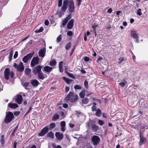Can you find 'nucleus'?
I'll use <instances>...</instances> for the list:
<instances>
[{
	"mask_svg": "<svg viewBox=\"0 0 148 148\" xmlns=\"http://www.w3.org/2000/svg\"><path fill=\"white\" fill-rule=\"evenodd\" d=\"M141 10L140 9H139L137 11V14L139 15L140 16L142 14V13L141 12Z\"/></svg>",
	"mask_w": 148,
	"mask_h": 148,
	"instance_id": "4c0bfd02",
	"label": "nucleus"
},
{
	"mask_svg": "<svg viewBox=\"0 0 148 148\" xmlns=\"http://www.w3.org/2000/svg\"><path fill=\"white\" fill-rule=\"evenodd\" d=\"M18 65H17L16 63H14V64L13 66L16 69L18 67Z\"/></svg>",
	"mask_w": 148,
	"mask_h": 148,
	"instance_id": "69168bd1",
	"label": "nucleus"
},
{
	"mask_svg": "<svg viewBox=\"0 0 148 148\" xmlns=\"http://www.w3.org/2000/svg\"><path fill=\"white\" fill-rule=\"evenodd\" d=\"M43 69L45 71L47 72H49L51 71L53 68L49 66H46L43 68Z\"/></svg>",
	"mask_w": 148,
	"mask_h": 148,
	"instance_id": "6ab92c4d",
	"label": "nucleus"
},
{
	"mask_svg": "<svg viewBox=\"0 0 148 148\" xmlns=\"http://www.w3.org/2000/svg\"><path fill=\"white\" fill-rule=\"evenodd\" d=\"M82 0H77L76 1V5L78 6H79L81 1Z\"/></svg>",
	"mask_w": 148,
	"mask_h": 148,
	"instance_id": "58836bf2",
	"label": "nucleus"
},
{
	"mask_svg": "<svg viewBox=\"0 0 148 148\" xmlns=\"http://www.w3.org/2000/svg\"><path fill=\"white\" fill-rule=\"evenodd\" d=\"M131 34L132 37L135 40V41L136 42H138V37L137 34L136 33V32L133 31H131Z\"/></svg>",
	"mask_w": 148,
	"mask_h": 148,
	"instance_id": "9d476101",
	"label": "nucleus"
},
{
	"mask_svg": "<svg viewBox=\"0 0 148 148\" xmlns=\"http://www.w3.org/2000/svg\"><path fill=\"white\" fill-rule=\"evenodd\" d=\"M102 59V58L101 57H100L98 58L97 62H99V61L101 60Z\"/></svg>",
	"mask_w": 148,
	"mask_h": 148,
	"instance_id": "052dcab7",
	"label": "nucleus"
},
{
	"mask_svg": "<svg viewBox=\"0 0 148 148\" xmlns=\"http://www.w3.org/2000/svg\"><path fill=\"white\" fill-rule=\"evenodd\" d=\"M55 136L57 139L58 140H61L63 137L62 134H60L59 132H57L55 133Z\"/></svg>",
	"mask_w": 148,
	"mask_h": 148,
	"instance_id": "f3484780",
	"label": "nucleus"
},
{
	"mask_svg": "<svg viewBox=\"0 0 148 148\" xmlns=\"http://www.w3.org/2000/svg\"><path fill=\"white\" fill-rule=\"evenodd\" d=\"M47 136L51 138H53L54 136L53 133L52 132H49L47 134Z\"/></svg>",
	"mask_w": 148,
	"mask_h": 148,
	"instance_id": "f704fd0d",
	"label": "nucleus"
},
{
	"mask_svg": "<svg viewBox=\"0 0 148 148\" xmlns=\"http://www.w3.org/2000/svg\"><path fill=\"white\" fill-rule=\"evenodd\" d=\"M97 26V25H95V24L92 26V27L94 31H95V29L96 27Z\"/></svg>",
	"mask_w": 148,
	"mask_h": 148,
	"instance_id": "e2e57ef3",
	"label": "nucleus"
},
{
	"mask_svg": "<svg viewBox=\"0 0 148 148\" xmlns=\"http://www.w3.org/2000/svg\"><path fill=\"white\" fill-rule=\"evenodd\" d=\"M31 69H25V74L26 75H29L31 72Z\"/></svg>",
	"mask_w": 148,
	"mask_h": 148,
	"instance_id": "a878e982",
	"label": "nucleus"
},
{
	"mask_svg": "<svg viewBox=\"0 0 148 148\" xmlns=\"http://www.w3.org/2000/svg\"><path fill=\"white\" fill-rule=\"evenodd\" d=\"M13 114L12 112H9L6 113V117L5 119L4 122L6 123L10 122L14 118Z\"/></svg>",
	"mask_w": 148,
	"mask_h": 148,
	"instance_id": "7ed1b4c3",
	"label": "nucleus"
},
{
	"mask_svg": "<svg viewBox=\"0 0 148 148\" xmlns=\"http://www.w3.org/2000/svg\"><path fill=\"white\" fill-rule=\"evenodd\" d=\"M1 141L2 143H3L4 142V136L3 135L1 136Z\"/></svg>",
	"mask_w": 148,
	"mask_h": 148,
	"instance_id": "de8ad7c7",
	"label": "nucleus"
},
{
	"mask_svg": "<svg viewBox=\"0 0 148 148\" xmlns=\"http://www.w3.org/2000/svg\"><path fill=\"white\" fill-rule=\"evenodd\" d=\"M43 28L42 27H41L39 29H36L35 30V32L36 33H39L42 32L43 31Z\"/></svg>",
	"mask_w": 148,
	"mask_h": 148,
	"instance_id": "7c9ffc66",
	"label": "nucleus"
},
{
	"mask_svg": "<svg viewBox=\"0 0 148 148\" xmlns=\"http://www.w3.org/2000/svg\"><path fill=\"white\" fill-rule=\"evenodd\" d=\"M68 1L69 4L68 9L69 11L72 13L74 11V3L73 0H69Z\"/></svg>",
	"mask_w": 148,
	"mask_h": 148,
	"instance_id": "20e7f679",
	"label": "nucleus"
},
{
	"mask_svg": "<svg viewBox=\"0 0 148 148\" xmlns=\"http://www.w3.org/2000/svg\"><path fill=\"white\" fill-rule=\"evenodd\" d=\"M92 128H95V129H96L97 128V126L95 124L92 125Z\"/></svg>",
	"mask_w": 148,
	"mask_h": 148,
	"instance_id": "13d9d810",
	"label": "nucleus"
},
{
	"mask_svg": "<svg viewBox=\"0 0 148 148\" xmlns=\"http://www.w3.org/2000/svg\"><path fill=\"white\" fill-rule=\"evenodd\" d=\"M98 123L100 125H102L104 124V122L101 120H99L98 121Z\"/></svg>",
	"mask_w": 148,
	"mask_h": 148,
	"instance_id": "c03bdc74",
	"label": "nucleus"
},
{
	"mask_svg": "<svg viewBox=\"0 0 148 148\" xmlns=\"http://www.w3.org/2000/svg\"><path fill=\"white\" fill-rule=\"evenodd\" d=\"M39 58L38 56L33 58L31 63V65L34 66L38 63Z\"/></svg>",
	"mask_w": 148,
	"mask_h": 148,
	"instance_id": "1a4fd4ad",
	"label": "nucleus"
},
{
	"mask_svg": "<svg viewBox=\"0 0 148 148\" xmlns=\"http://www.w3.org/2000/svg\"><path fill=\"white\" fill-rule=\"evenodd\" d=\"M14 99L16 102L18 104L22 103L23 99L22 96L20 95H17L14 97Z\"/></svg>",
	"mask_w": 148,
	"mask_h": 148,
	"instance_id": "423d86ee",
	"label": "nucleus"
},
{
	"mask_svg": "<svg viewBox=\"0 0 148 148\" xmlns=\"http://www.w3.org/2000/svg\"><path fill=\"white\" fill-rule=\"evenodd\" d=\"M63 79L66 82V83L67 84H69L70 82V80L66 78L65 77H63Z\"/></svg>",
	"mask_w": 148,
	"mask_h": 148,
	"instance_id": "72a5a7b5",
	"label": "nucleus"
},
{
	"mask_svg": "<svg viewBox=\"0 0 148 148\" xmlns=\"http://www.w3.org/2000/svg\"><path fill=\"white\" fill-rule=\"evenodd\" d=\"M53 147L54 148H62L59 145L57 146H55L54 145H53Z\"/></svg>",
	"mask_w": 148,
	"mask_h": 148,
	"instance_id": "4d7b16f0",
	"label": "nucleus"
},
{
	"mask_svg": "<svg viewBox=\"0 0 148 148\" xmlns=\"http://www.w3.org/2000/svg\"><path fill=\"white\" fill-rule=\"evenodd\" d=\"M9 107L12 109H15L18 107V105L15 103H9L8 104Z\"/></svg>",
	"mask_w": 148,
	"mask_h": 148,
	"instance_id": "a211bd4d",
	"label": "nucleus"
},
{
	"mask_svg": "<svg viewBox=\"0 0 148 148\" xmlns=\"http://www.w3.org/2000/svg\"><path fill=\"white\" fill-rule=\"evenodd\" d=\"M79 95L81 98H83L85 96V91H83L79 93Z\"/></svg>",
	"mask_w": 148,
	"mask_h": 148,
	"instance_id": "bb28decb",
	"label": "nucleus"
},
{
	"mask_svg": "<svg viewBox=\"0 0 148 148\" xmlns=\"http://www.w3.org/2000/svg\"><path fill=\"white\" fill-rule=\"evenodd\" d=\"M63 62L62 61L60 62L59 64V71L61 73L63 71Z\"/></svg>",
	"mask_w": 148,
	"mask_h": 148,
	"instance_id": "aec40b11",
	"label": "nucleus"
},
{
	"mask_svg": "<svg viewBox=\"0 0 148 148\" xmlns=\"http://www.w3.org/2000/svg\"><path fill=\"white\" fill-rule=\"evenodd\" d=\"M18 56V52L17 51H16L15 52L13 58L14 59H16L17 57Z\"/></svg>",
	"mask_w": 148,
	"mask_h": 148,
	"instance_id": "a18cd8bd",
	"label": "nucleus"
},
{
	"mask_svg": "<svg viewBox=\"0 0 148 148\" xmlns=\"http://www.w3.org/2000/svg\"><path fill=\"white\" fill-rule=\"evenodd\" d=\"M61 127H65V123L64 121H62L61 123Z\"/></svg>",
	"mask_w": 148,
	"mask_h": 148,
	"instance_id": "09e8293b",
	"label": "nucleus"
},
{
	"mask_svg": "<svg viewBox=\"0 0 148 148\" xmlns=\"http://www.w3.org/2000/svg\"><path fill=\"white\" fill-rule=\"evenodd\" d=\"M140 141L139 143L140 145H142L145 140L140 132Z\"/></svg>",
	"mask_w": 148,
	"mask_h": 148,
	"instance_id": "4468645a",
	"label": "nucleus"
},
{
	"mask_svg": "<svg viewBox=\"0 0 148 148\" xmlns=\"http://www.w3.org/2000/svg\"><path fill=\"white\" fill-rule=\"evenodd\" d=\"M59 116L58 115L56 114L54 115L53 117L52 118V120H56L58 119L59 118Z\"/></svg>",
	"mask_w": 148,
	"mask_h": 148,
	"instance_id": "2f4dec72",
	"label": "nucleus"
},
{
	"mask_svg": "<svg viewBox=\"0 0 148 148\" xmlns=\"http://www.w3.org/2000/svg\"><path fill=\"white\" fill-rule=\"evenodd\" d=\"M68 4V1L67 0L63 1V6L61 8V11L62 12H64L66 10Z\"/></svg>",
	"mask_w": 148,
	"mask_h": 148,
	"instance_id": "9b49d317",
	"label": "nucleus"
},
{
	"mask_svg": "<svg viewBox=\"0 0 148 148\" xmlns=\"http://www.w3.org/2000/svg\"><path fill=\"white\" fill-rule=\"evenodd\" d=\"M17 69V71H20V72L23 71L24 69V67L22 62H21L20 64L18 65Z\"/></svg>",
	"mask_w": 148,
	"mask_h": 148,
	"instance_id": "dca6fc26",
	"label": "nucleus"
},
{
	"mask_svg": "<svg viewBox=\"0 0 148 148\" xmlns=\"http://www.w3.org/2000/svg\"><path fill=\"white\" fill-rule=\"evenodd\" d=\"M92 110L93 111L96 110H97L96 109V107L95 106H92Z\"/></svg>",
	"mask_w": 148,
	"mask_h": 148,
	"instance_id": "603ef678",
	"label": "nucleus"
},
{
	"mask_svg": "<svg viewBox=\"0 0 148 148\" xmlns=\"http://www.w3.org/2000/svg\"><path fill=\"white\" fill-rule=\"evenodd\" d=\"M29 84L28 82H26L23 84V86L25 88H26L28 86Z\"/></svg>",
	"mask_w": 148,
	"mask_h": 148,
	"instance_id": "37998d69",
	"label": "nucleus"
},
{
	"mask_svg": "<svg viewBox=\"0 0 148 148\" xmlns=\"http://www.w3.org/2000/svg\"><path fill=\"white\" fill-rule=\"evenodd\" d=\"M84 38L85 41H86L87 40V37L86 34L84 35Z\"/></svg>",
	"mask_w": 148,
	"mask_h": 148,
	"instance_id": "338daca9",
	"label": "nucleus"
},
{
	"mask_svg": "<svg viewBox=\"0 0 148 148\" xmlns=\"http://www.w3.org/2000/svg\"><path fill=\"white\" fill-rule=\"evenodd\" d=\"M55 126V124L54 123H52L50 125V127L52 129L54 128Z\"/></svg>",
	"mask_w": 148,
	"mask_h": 148,
	"instance_id": "ea45409f",
	"label": "nucleus"
},
{
	"mask_svg": "<svg viewBox=\"0 0 148 148\" xmlns=\"http://www.w3.org/2000/svg\"><path fill=\"white\" fill-rule=\"evenodd\" d=\"M49 22L48 20H46L45 22V24L46 25H48L49 24Z\"/></svg>",
	"mask_w": 148,
	"mask_h": 148,
	"instance_id": "864d4df0",
	"label": "nucleus"
},
{
	"mask_svg": "<svg viewBox=\"0 0 148 148\" xmlns=\"http://www.w3.org/2000/svg\"><path fill=\"white\" fill-rule=\"evenodd\" d=\"M84 60L86 62L88 61L89 60V58L87 57H85L84 58Z\"/></svg>",
	"mask_w": 148,
	"mask_h": 148,
	"instance_id": "8fccbe9b",
	"label": "nucleus"
},
{
	"mask_svg": "<svg viewBox=\"0 0 148 148\" xmlns=\"http://www.w3.org/2000/svg\"><path fill=\"white\" fill-rule=\"evenodd\" d=\"M56 62L55 60L53 59L50 61L49 65L51 66H54L56 65Z\"/></svg>",
	"mask_w": 148,
	"mask_h": 148,
	"instance_id": "5701e85b",
	"label": "nucleus"
},
{
	"mask_svg": "<svg viewBox=\"0 0 148 148\" xmlns=\"http://www.w3.org/2000/svg\"><path fill=\"white\" fill-rule=\"evenodd\" d=\"M96 114L97 116H100L101 114V110L99 109H97L96 110Z\"/></svg>",
	"mask_w": 148,
	"mask_h": 148,
	"instance_id": "cd10ccee",
	"label": "nucleus"
},
{
	"mask_svg": "<svg viewBox=\"0 0 148 148\" xmlns=\"http://www.w3.org/2000/svg\"><path fill=\"white\" fill-rule=\"evenodd\" d=\"M48 131V128L46 127H45L42 129L41 132L39 133V136H44Z\"/></svg>",
	"mask_w": 148,
	"mask_h": 148,
	"instance_id": "f8f14e48",
	"label": "nucleus"
},
{
	"mask_svg": "<svg viewBox=\"0 0 148 148\" xmlns=\"http://www.w3.org/2000/svg\"><path fill=\"white\" fill-rule=\"evenodd\" d=\"M33 55V53H30L27 55L26 56L24 57L23 59V60L25 63H27L28 62V60L31 59Z\"/></svg>",
	"mask_w": 148,
	"mask_h": 148,
	"instance_id": "6e6552de",
	"label": "nucleus"
},
{
	"mask_svg": "<svg viewBox=\"0 0 148 148\" xmlns=\"http://www.w3.org/2000/svg\"><path fill=\"white\" fill-rule=\"evenodd\" d=\"M69 125L71 127L73 128L74 127V125L73 124L69 123Z\"/></svg>",
	"mask_w": 148,
	"mask_h": 148,
	"instance_id": "774afa93",
	"label": "nucleus"
},
{
	"mask_svg": "<svg viewBox=\"0 0 148 148\" xmlns=\"http://www.w3.org/2000/svg\"><path fill=\"white\" fill-rule=\"evenodd\" d=\"M38 82L36 79L34 80L31 82V84L34 86H37L38 85Z\"/></svg>",
	"mask_w": 148,
	"mask_h": 148,
	"instance_id": "4be33fe9",
	"label": "nucleus"
},
{
	"mask_svg": "<svg viewBox=\"0 0 148 148\" xmlns=\"http://www.w3.org/2000/svg\"><path fill=\"white\" fill-rule=\"evenodd\" d=\"M42 67L40 66H37L34 67L33 69V71L34 74L36 75L37 73H39L41 71V69Z\"/></svg>",
	"mask_w": 148,
	"mask_h": 148,
	"instance_id": "0eeeda50",
	"label": "nucleus"
},
{
	"mask_svg": "<svg viewBox=\"0 0 148 148\" xmlns=\"http://www.w3.org/2000/svg\"><path fill=\"white\" fill-rule=\"evenodd\" d=\"M62 36L61 35H59L57 38L56 41L57 42H60L61 40Z\"/></svg>",
	"mask_w": 148,
	"mask_h": 148,
	"instance_id": "473e14b6",
	"label": "nucleus"
},
{
	"mask_svg": "<svg viewBox=\"0 0 148 148\" xmlns=\"http://www.w3.org/2000/svg\"><path fill=\"white\" fill-rule=\"evenodd\" d=\"M78 99V96L77 95L74 94L73 92H70L66 97V101H70L71 102H75Z\"/></svg>",
	"mask_w": 148,
	"mask_h": 148,
	"instance_id": "f257e3e1",
	"label": "nucleus"
},
{
	"mask_svg": "<svg viewBox=\"0 0 148 148\" xmlns=\"http://www.w3.org/2000/svg\"><path fill=\"white\" fill-rule=\"evenodd\" d=\"M71 18V14L68 15L67 17L64 19L63 21L62 25L63 26H65L67 22Z\"/></svg>",
	"mask_w": 148,
	"mask_h": 148,
	"instance_id": "ddd939ff",
	"label": "nucleus"
},
{
	"mask_svg": "<svg viewBox=\"0 0 148 148\" xmlns=\"http://www.w3.org/2000/svg\"><path fill=\"white\" fill-rule=\"evenodd\" d=\"M20 113V112L19 111H16L14 112V114L16 116H18L19 114Z\"/></svg>",
	"mask_w": 148,
	"mask_h": 148,
	"instance_id": "3c124183",
	"label": "nucleus"
},
{
	"mask_svg": "<svg viewBox=\"0 0 148 148\" xmlns=\"http://www.w3.org/2000/svg\"><path fill=\"white\" fill-rule=\"evenodd\" d=\"M92 140L94 145H97L99 143L100 138L98 136H94L92 137Z\"/></svg>",
	"mask_w": 148,
	"mask_h": 148,
	"instance_id": "39448f33",
	"label": "nucleus"
},
{
	"mask_svg": "<svg viewBox=\"0 0 148 148\" xmlns=\"http://www.w3.org/2000/svg\"><path fill=\"white\" fill-rule=\"evenodd\" d=\"M89 100L88 98H85L82 100V103L84 104H87L89 102Z\"/></svg>",
	"mask_w": 148,
	"mask_h": 148,
	"instance_id": "393cba45",
	"label": "nucleus"
},
{
	"mask_svg": "<svg viewBox=\"0 0 148 148\" xmlns=\"http://www.w3.org/2000/svg\"><path fill=\"white\" fill-rule=\"evenodd\" d=\"M74 88L75 89H81L82 87L78 85H76L74 86Z\"/></svg>",
	"mask_w": 148,
	"mask_h": 148,
	"instance_id": "c9c22d12",
	"label": "nucleus"
},
{
	"mask_svg": "<svg viewBox=\"0 0 148 148\" xmlns=\"http://www.w3.org/2000/svg\"><path fill=\"white\" fill-rule=\"evenodd\" d=\"M69 90V87H66L65 88V91L66 92H68Z\"/></svg>",
	"mask_w": 148,
	"mask_h": 148,
	"instance_id": "5fc2aeb1",
	"label": "nucleus"
},
{
	"mask_svg": "<svg viewBox=\"0 0 148 148\" xmlns=\"http://www.w3.org/2000/svg\"><path fill=\"white\" fill-rule=\"evenodd\" d=\"M74 20L73 19H71L69 21L67 24V28L70 29L72 28L73 26Z\"/></svg>",
	"mask_w": 148,
	"mask_h": 148,
	"instance_id": "2eb2a0df",
	"label": "nucleus"
},
{
	"mask_svg": "<svg viewBox=\"0 0 148 148\" xmlns=\"http://www.w3.org/2000/svg\"><path fill=\"white\" fill-rule=\"evenodd\" d=\"M38 77L39 78L42 79H43L45 78V77L43 75V74L42 73H41L40 72L39 73H38Z\"/></svg>",
	"mask_w": 148,
	"mask_h": 148,
	"instance_id": "b1692460",
	"label": "nucleus"
},
{
	"mask_svg": "<svg viewBox=\"0 0 148 148\" xmlns=\"http://www.w3.org/2000/svg\"><path fill=\"white\" fill-rule=\"evenodd\" d=\"M67 35L69 36H72L73 35V33L71 31H69L67 33Z\"/></svg>",
	"mask_w": 148,
	"mask_h": 148,
	"instance_id": "a19ab883",
	"label": "nucleus"
},
{
	"mask_svg": "<svg viewBox=\"0 0 148 148\" xmlns=\"http://www.w3.org/2000/svg\"><path fill=\"white\" fill-rule=\"evenodd\" d=\"M13 54V51H11V52H10L9 55V61H10L12 59V56Z\"/></svg>",
	"mask_w": 148,
	"mask_h": 148,
	"instance_id": "c756f323",
	"label": "nucleus"
},
{
	"mask_svg": "<svg viewBox=\"0 0 148 148\" xmlns=\"http://www.w3.org/2000/svg\"><path fill=\"white\" fill-rule=\"evenodd\" d=\"M71 45V42H69L68 43H67L65 46V49L66 50H68L69 48L70 47Z\"/></svg>",
	"mask_w": 148,
	"mask_h": 148,
	"instance_id": "c85d7f7f",
	"label": "nucleus"
},
{
	"mask_svg": "<svg viewBox=\"0 0 148 148\" xmlns=\"http://www.w3.org/2000/svg\"><path fill=\"white\" fill-rule=\"evenodd\" d=\"M4 74L5 79L8 80L10 75L11 78L13 77L14 74L13 72H10V69L7 68H6L4 72Z\"/></svg>",
	"mask_w": 148,
	"mask_h": 148,
	"instance_id": "f03ea898",
	"label": "nucleus"
},
{
	"mask_svg": "<svg viewBox=\"0 0 148 148\" xmlns=\"http://www.w3.org/2000/svg\"><path fill=\"white\" fill-rule=\"evenodd\" d=\"M62 3V0H59L58 2V6L60 7L61 6Z\"/></svg>",
	"mask_w": 148,
	"mask_h": 148,
	"instance_id": "49530a36",
	"label": "nucleus"
},
{
	"mask_svg": "<svg viewBox=\"0 0 148 148\" xmlns=\"http://www.w3.org/2000/svg\"><path fill=\"white\" fill-rule=\"evenodd\" d=\"M45 55V52L44 50H41L39 52V56L41 58L44 57Z\"/></svg>",
	"mask_w": 148,
	"mask_h": 148,
	"instance_id": "412c9836",
	"label": "nucleus"
},
{
	"mask_svg": "<svg viewBox=\"0 0 148 148\" xmlns=\"http://www.w3.org/2000/svg\"><path fill=\"white\" fill-rule=\"evenodd\" d=\"M84 85L85 87L86 88H88V82L86 81H85L84 82Z\"/></svg>",
	"mask_w": 148,
	"mask_h": 148,
	"instance_id": "79ce46f5",
	"label": "nucleus"
},
{
	"mask_svg": "<svg viewBox=\"0 0 148 148\" xmlns=\"http://www.w3.org/2000/svg\"><path fill=\"white\" fill-rule=\"evenodd\" d=\"M112 11L111 8H110L108 10L107 12L109 13H111L112 12Z\"/></svg>",
	"mask_w": 148,
	"mask_h": 148,
	"instance_id": "6e6d98bb",
	"label": "nucleus"
},
{
	"mask_svg": "<svg viewBox=\"0 0 148 148\" xmlns=\"http://www.w3.org/2000/svg\"><path fill=\"white\" fill-rule=\"evenodd\" d=\"M64 70L65 71V72L66 73L68 72V68L67 66H64Z\"/></svg>",
	"mask_w": 148,
	"mask_h": 148,
	"instance_id": "bf43d9fd",
	"label": "nucleus"
},
{
	"mask_svg": "<svg viewBox=\"0 0 148 148\" xmlns=\"http://www.w3.org/2000/svg\"><path fill=\"white\" fill-rule=\"evenodd\" d=\"M126 83V82H122L119 83V85L121 86V87H124Z\"/></svg>",
	"mask_w": 148,
	"mask_h": 148,
	"instance_id": "e433bc0d",
	"label": "nucleus"
},
{
	"mask_svg": "<svg viewBox=\"0 0 148 148\" xmlns=\"http://www.w3.org/2000/svg\"><path fill=\"white\" fill-rule=\"evenodd\" d=\"M63 106L64 108H66L68 107V105L66 103H64L63 104Z\"/></svg>",
	"mask_w": 148,
	"mask_h": 148,
	"instance_id": "680f3d73",
	"label": "nucleus"
},
{
	"mask_svg": "<svg viewBox=\"0 0 148 148\" xmlns=\"http://www.w3.org/2000/svg\"><path fill=\"white\" fill-rule=\"evenodd\" d=\"M66 73L68 74V75L70 77H72L73 76V75L71 73H69L68 72Z\"/></svg>",
	"mask_w": 148,
	"mask_h": 148,
	"instance_id": "0e129e2a",
	"label": "nucleus"
}]
</instances>
